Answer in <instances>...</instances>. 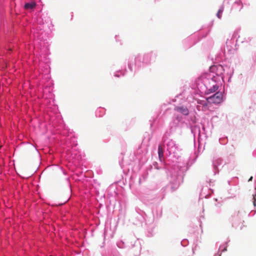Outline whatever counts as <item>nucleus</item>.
<instances>
[{
    "instance_id": "1",
    "label": "nucleus",
    "mask_w": 256,
    "mask_h": 256,
    "mask_svg": "<svg viewBox=\"0 0 256 256\" xmlns=\"http://www.w3.org/2000/svg\"><path fill=\"white\" fill-rule=\"evenodd\" d=\"M222 94L221 92H217L213 96L206 98L208 102L212 104H220L222 102Z\"/></svg>"
},
{
    "instance_id": "2",
    "label": "nucleus",
    "mask_w": 256,
    "mask_h": 256,
    "mask_svg": "<svg viewBox=\"0 0 256 256\" xmlns=\"http://www.w3.org/2000/svg\"><path fill=\"white\" fill-rule=\"evenodd\" d=\"M174 110L180 112L185 116H187L189 114V111L186 107L177 106L175 108Z\"/></svg>"
},
{
    "instance_id": "3",
    "label": "nucleus",
    "mask_w": 256,
    "mask_h": 256,
    "mask_svg": "<svg viewBox=\"0 0 256 256\" xmlns=\"http://www.w3.org/2000/svg\"><path fill=\"white\" fill-rule=\"evenodd\" d=\"M36 6V4L34 2H32L30 3H26L24 5V8L26 10H31L34 8Z\"/></svg>"
},
{
    "instance_id": "4",
    "label": "nucleus",
    "mask_w": 256,
    "mask_h": 256,
    "mask_svg": "<svg viewBox=\"0 0 256 256\" xmlns=\"http://www.w3.org/2000/svg\"><path fill=\"white\" fill-rule=\"evenodd\" d=\"M158 154L160 159L162 160V158H164V151L160 145H159L158 147Z\"/></svg>"
},
{
    "instance_id": "5",
    "label": "nucleus",
    "mask_w": 256,
    "mask_h": 256,
    "mask_svg": "<svg viewBox=\"0 0 256 256\" xmlns=\"http://www.w3.org/2000/svg\"><path fill=\"white\" fill-rule=\"evenodd\" d=\"M218 86L216 84H215L213 86L212 88H208V90L209 93L214 92L218 89Z\"/></svg>"
},
{
    "instance_id": "6",
    "label": "nucleus",
    "mask_w": 256,
    "mask_h": 256,
    "mask_svg": "<svg viewBox=\"0 0 256 256\" xmlns=\"http://www.w3.org/2000/svg\"><path fill=\"white\" fill-rule=\"evenodd\" d=\"M223 12V8L220 9L217 13V16L218 18H222V14Z\"/></svg>"
},
{
    "instance_id": "7",
    "label": "nucleus",
    "mask_w": 256,
    "mask_h": 256,
    "mask_svg": "<svg viewBox=\"0 0 256 256\" xmlns=\"http://www.w3.org/2000/svg\"><path fill=\"white\" fill-rule=\"evenodd\" d=\"M254 206L256 205V199L254 198Z\"/></svg>"
},
{
    "instance_id": "8",
    "label": "nucleus",
    "mask_w": 256,
    "mask_h": 256,
    "mask_svg": "<svg viewBox=\"0 0 256 256\" xmlns=\"http://www.w3.org/2000/svg\"><path fill=\"white\" fill-rule=\"evenodd\" d=\"M222 250V252L226 251V248H224V250Z\"/></svg>"
},
{
    "instance_id": "9",
    "label": "nucleus",
    "mask_w": 256,
    "mask_h": 256,
    "mask_svg": "<svg viewBox=\"0 0 256 256\" xmlns=\"http://www.w3.org/2000/svg\"><path fill=\"white\" fill-rule=\"evenodd\" d=\"M252 177H251V178H250L249 180H252Z\"/></svg>"
}]
</instances>
